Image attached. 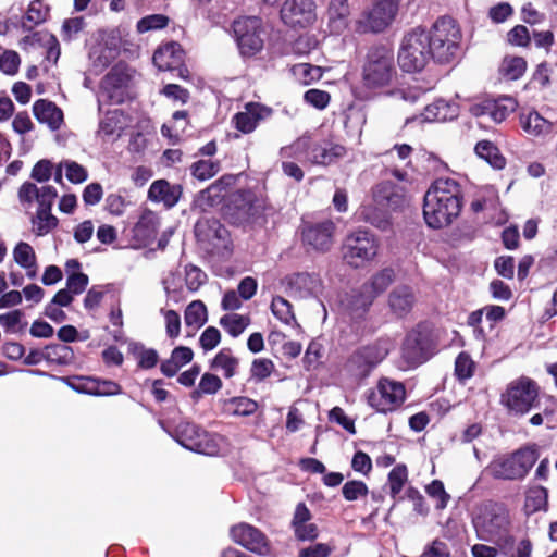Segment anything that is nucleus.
I'll use <instances>...</instances> for the list:
<instances>
[{
	"label": "nucleus",
	"instance_id": "nucleus-1",
	"mask_svg": "<svg viewBox=\"0 0 557 557\" xmlns=\"http://www.w3.org/2000/svg\"><path fill=\"white\" fill-rule=\"evenodd\" d=\"M461 208L462 189L454 178H437L424 195V220L434 230L448 226L459 215Z\"/></svg>",
	"mask_w": 557,
	"mask_h": 557
},
{
	"label": "nucleus",
	"instance_id": "nucleus-2",
	"mask_svg": "<svg viewBox=\"0 0 557 557\" xmlns=\"http://www.w3.org/2000/svg\"><path fill=\"white\" fill-rule=\"evenodd\" d=\"M510 516L502 503L485 502L473 517V527L479 540L493 543L506 553L512 548L515 537L510 533Z\"/></svg>",
	"mask_w": 557,
	"mask_h": 557
},
{
	"label": "nucleus",
	"instance_id": "nucleus-3",
	"mask_svg": "<svg viewBox=\"0 0 557 557\" xmlns=\"http://www.w3.org/2000/svg\"><path fill=\"white\" fill-rule=\"evenodd\" d=\"M430 51L434 61L450 63L460 54L461 32L455 20L441 17L426 29Z\"/></svg>",
	"mask_w": 557,
	"mask_h": 557
},
{
	"label": "nucleus",
	"instance_id": "nucleus-4",
	"mask_svg": "<svg viewBox=\"0 0 557 557\" xmlns=\"http://www.w3.org/2000/svg\"><path fill=\"white\" fill-rule=\"evenodd\" d=\"M397 78L394 53L384 46L372 47L362 65V82L369 89L392 86Z\"/></svg>",
	"mask_w": 557,
	"mask_h": 557
},
{
	"label": "nucleus",
	"instance_id": "nucleus-5",
	"mask_svg": "<svg viewBox=\"0 0 557 557\" xmlns=\"http://www.w3.org/2000/svg\"><path fill=\"white\" fill-rule=\"evenodd\" d=\"M540 457L535 445L517 449L512 454L499 456L491 461L486 471L497 480H522Z\"/></svg>",
	"mask_w": 557,
	"mask_h": 557
},
{
	"label": "nucleus",
	"instance_id": "nucleus-6",
	"mask_svg": "<svg viewBox=\"0 0 557 557\" xmlns=\"http://www.w3.org/2000/svg\"><path fill=\"white\" fill-rule=\"evenodd\" d=\"M426 29L416 27L407 33L398 51V64L405 72H418L425 67L432 58Z\"/></svg>",
	"mask_w": 557,
	"mask_h": 557
},
{
	"label": "nucleus",
	"instance_id": "nucleus-7",
	"mask_svg": "<svg viewBox=\"0 0 557 557\" xmlns=\"http://www.w3.org/2000/svg\"><path fill=\"white\" fill-rule=\"evenodd\" d=\"M398 8L399 0H375L356 21V32L377 34L385 30L394 22Z\"/></svg>",
	"mask_w": 557,
	"mask_h": 557
},
{
	"label": "nucleus",
	"instance_id": "nucleus-8",
	"mask_svg": "<svg viewBox=\"0 0 557 557\" xmlns=\"http://www.w3.org/2000/svg\"><path fill=\"white\" fill-rule=\"evenodd\" d=\"M379 243L375 236L366 230L348 234L343 243L344 260L354 268H360L377 255Z\"/></svg>",
	"mask_w": 557,
	"mask_h": 557
},
{
	"label": "nucleus",
	"instance_id": "nucleus-9",
	"mask_svg": "<svg viewBox=\"0 0 557 557\" xmlns=\"http://www.w3.org/2000/svg\"><path fill=\"white\" fill-rule=\"evenodd\" d=\"M183 447L203 455L213 456L219 453V436L205 429L187 422H180L172 435Z\"/></svg>",
	"mask_w": 557,
	"mask_h": 557
},
{
	"label": "nucleus",
	"instance_id": "nucleus-10",
	"mask_svg": "<svg viewBox=\"0 0 557 557\" xmlns=\"http://www.w3.org/2000/svg\"><path fill=\"white\" fill-rule=\"evenodd\" d=\"M537 394L536 384L530 379L521 377L508 386L502 396V403L509 411L525 414L536 407Z\"/></svg>",
	"mask_w": 557,
	"mask_h": 557
},
{
	"label": "nucleus",
	"instance_id": "nucleus-11",
	"mask_svg": "<svg viewBox=\"0 0 557 557\" xmlns=\"http://www.w3.org/2000/svg\"><path fill=\"white\" fill-rule=\"evenodd\" d=\"M232 28L238 50L243 57H251L261 51L263 40L260 36V18L256 16L238 18L234 21Z\"/></svg>",
	"mask_w": 557,
	"mask_h": 557
},
{
	"label": "nucleus",
	"instance_id": "nucleus-12",
	"mask_svg": "<svg viewBox=\"0 0 557 557\" xmlns=\"http://www.w3.org/2000/svg\"><path fill=\"white\" fill-rule=\"evenodd\" d=\"M406 391L400 382L381 379L376 387L368 395V403L379 412L397 409L405 400Z\"/></svg>",
	"mask_w": 557,
	"mask_h": 557
},
{
	"label": "nucleus",
	"instance_id": "nucleus-13",
	"mask_svg": "<svg viewBox=\"0 0 557 557\" xmlns=\"http://www.w3.org/2000/svg\"><path fill=\"white\" fill-rule=\"evenodd\" d=\"M281 20L293 28H305L317 21L315 0H284L281 7Z\"/></svg>",
	"mask_w": 557,
	"mask_h": 557
},
{
	"label": "nucleus",
	"instance_id": "nucleus-14",
	"mask_svg": "<svg viewBox=\"0 0 557 557\" xmlns=\"http://www.w3.org/2000/svg\"><path fill=\"white\" fill-rule=\"evenodd\" d=\"M228 207L239 222H253L263 213L265 200L252 190H237L231 195Z\"/></svg>",
	"mask_w": 557,
	"mask_h": 557
},
{
	"label": "nucleus",
	"instance_id": "nucleus-15",
	"mask_svg": "<svg viewBox=\"0 0 557 557\" xmlns=\"http://www.w3.org/2000/svg\"><path fill=\"white\" fill-rule=\"evenodd\" d=\"M195 235L208 251L225 248L228 242V231L214 218L199 219L195 225Z\"/></svg>",
	"mask_w": 557,
	"mask_h": 557
},
{
	"label": "nucleus",
	"instance_id": "nucleus-16",
	"mask_svg": "<svg viewBox=\"0 0 557 557\" xmlns=\"http://www.w3.org/2000/svg\"><path fill=\"white\" fill-rule=\"evenodd\" d=\"M335 224L330 220L315 223H304L301 239L304 245L311 250L325 252L333 245Z\"/></svg>",
	"mask_w": 557,
	"mask_h": 557
},
{
	"label": "nucleus",
	"instance_id": "nucleus-17",
	"mask_svg": "<svg viewBox=\"0 0 557 557\" xmlns=\"http://www.w3.org/2000/svg\"><path fill=\"white\" fill-rule=\"evenodd\" d=\"M388 348L382 343L363 346L356 350L348 360L350 371L357 376L368 375L386 356Z\"/></svg>",
	"mask_w": 557,
	"mask_h": 557
},
{
	"label": "nucleus",
	"instance_id": "nucleus-18",
	"mask_svg": "<svg viewBox=\"0 0 557 557\" xmlns=\"http://www.w3.org/2000/svg\"><path fill=\"white\" fill-rule=\"evenodd\" d=\"M230 534L235 543L255 554L267 555L270 552L268 537L249 523L242 522L232 527Z\"/></svg>",
	"mask_w": 557,
	"mask_h": 557
},
{
	"label": "nucleus",
	"instance_id": "nucleus-19",
	"mask_svg": "<svg viewBox=\"0 0 557 557\" xmlns=\"http://www.w3.org/2000/svg\"><path fill=\"white\" fill-rule=\"evenodd\" d=\"M129 79L127 67L122 64L115 65L101 83L102 94L114 103L123 102Z\"/></svg>",
	"mask_w": 557,
	"mask_h": 557
},
{
	"label": "nucleus",
	"instance_id": "nucleus-20",
	"mask_svg": "<svg viewBox=\"0 0 557 557\" xmlns=\"http://www.w3.org/2000/svg\"><path fill=\"white\" fill-rule=\"evenodd\" d=\"M429 341L428 337L419 331H411L407 334L403 343V357L410 366H417L424 362L428 358Z\"/></svg>",
	"mask_w": 557,
	"mask_h": 557
},
{
	"label": "nucleus",
	"instance_id": "nucleus-21",
	"mask_svg": "<svg viewBox=\"0 0 557 557\" xmlns=\"http://www.w3.org/2000/svg\"><path fill=\"white\" fill-rule=\"evenodd\" d=\"M518 102L509 96L499 97L496 100H488L473 109L475 115L488 116L495 123H502L516 111Z\"/></svg>",
	"mask_w": 557,
	"mask_h": 557
},
{
	"label": "nucleus",
	"instance_id": "nucleus-22",
	"mask_svg": "<svg viewBox=\"0 0 557 557\" xmlns=\"http://www.w3.org/2000/svg\"><path fill=\"white\" fill-rule=\"evenodd\" d=\"M311 513L304 503L297 504L292 520V528L299 541H313L318 537V527L310 522Z\"/></svg>",
	"mask_w": 557,
	"mask_h": 557
},
{
	"label": "nucleus",
	"instance_id": "nucleus-23",
	"mask_svg": "<svg viewBox=\"0 0 557 557\" xmlns=\"http://www.w3.org/2000/svg\"><path fill=\"white\" fill-rule=\"evenodd\" d=\"M290 290L300 298L318 297L322 293V281L313 273H296L288 281Z\"/></svg>",
	"mask_w": 557,
	"mask_h": 557
},
{
	"label": "nucleus",
	"instance_id": "nucleus-24",
	"mask_svg": "<svg viewBox=\"0 0 557 557\" xmlns=\"http://www.w3.org/2000/svg\"><path fill=\"white\" fill-rule=\"evenodd\" d=\"M182 195L180 185H172L165 180L154 181L148 190V199L152 202H161L166 208L174 207Z\"/></svg>",
	"mask_w": 557,
	"mask_h": 557
},
{
	"label": "nucleus",
	"instance_id": "nucleus-25",
	"mask_svg": "<svg viewBox=\"0 0 557 557\" xmlns=\"http://www.w3.org/2000/svg\"><path fill=\"white\" fill-rule=\"evenodd\" d=\"M153 63L161 71H172L183 62V50L177 42L160 46L153 53Z\"/></svg>",
	"mask_w": 557,
	"mask_h": 557
},
{
	"label": "nucleus",
	"instance_id": "nucleus-26",
	"mask_svg": "<svg viewBox=\"0 0 557 557\" xmlns=\"http://www.w3.org/2000/svg\"><path fill=\"white\" fill-rule=\"evenodd\" d=\"M414 302V294L408 285H398L388 295L389 309L397 317L409 313Z\"/></svg>",
	"mask_w": 557,
	"mask_h": 557
},
{
	"label": "nucleus",
	"instance_id": "nucleus-27",
	"mask_svg": "<svg viewBox=\"0 0 557 557\" xmlns=\"http://www.w3.org/2000/svg\"><path fill=\"white\" fill-rule=\"evenodd\" d=\"M234 181L233 176H223L220 180L215 181L208 188L201 190L196 199L198 207L202 210H207L218 203L221 202L226 187L231 185Z\"/></svg>",
	"mask_w": 557,
	"mask_h": 557
},
{
	"label": "nucleus",
	"instance_id": "nucleus-28",
	"mask_svg": "<svg viewBox=\"0 0 557 557\" xmlns=\"http://www.w3.org/2000/svg\"><path fill=\"white\" fill-rule=\"evenodd\" d=\"M35 117L40 123H46L52 131L60 128L63 123V112L53 102L40 99L33 106Z\"/></svg>",
	"mask_w": 557,
	"mask_h": 557
},
{
	"label": "nucleus",
	"instance_id": "nucleus-29",
	"mask_svg": "<svg viewBox=\"0 0 557 557\" xmlns=\"http://www.w3.org/2000/svg\"><path fill=\"white\" fill-rule=\"evenodd\" d=\"M265 108L259 103L250 102L246 104L245 111L238 112L233 117L235 127L244 134L251 133L263 117Z\"/></svg>",
	"mask_w": 557,
	"mask_h": 557
},
{
	"label": "nucleus",
	"instance_id": "nucleus-30",
	"mask_svg": "<svg viewBox=\"0 0 557 557\" xmlns=\"http://www.w3.org/2000/svg\"><path fill=\"white\" fill-rule=\"evenodd\" d=\"M373 197L377 203L392 208L400 207L405 202L403 188L391 181L379 183L373 189Z\"/></svg>",
	"mask_w": 557,
	"mask_h": 557
},
{
	"label": "nucleus",
	"instance_id": "nucleus-31",
	"mask_svg": "<svg viewBox=\"0 0 557 557\" xmlns=\"http://www.w3.org/2000/svg\"><path fill=\"white\" fill-rule=\"evenodd\" d=\"M520 125L528 135L534 137H544L554 129V124L536 111L521 114Z\"/></svg>",
	"mask_w": 557,
	"mask_h": 557
},
{
	"label": "nucleus",
	"instance_id": "nucleus-32",
	"mask_svg": "<svg viewBox=\"0 0 557 557\" xmlns=\"http://www.w3.org/2000/svg\"><path fill=\"white\" fill-rule=\"evenodd\" d=\"M346 154V148L338 144L323 143L311 148L308 160L314 164L327 165Z\"/></svg>",
	"mask_w": 557,
	"mask_h": 557
},
{
	"label": "nucleus",
	"instance_id": "nucleus-33",
	"mask_svg": "<svg viewBox=\"0 0 557 557\" xmlns=\"http://www.w3.org/2000/svg\"><path fill=\"white\" fill-rule=\"evenodd\" d=\"M350 14L347 0H331L327 7L326 15L329 27L333 33L341 34L348 26Z\"/></svg>",
	"mask_w": 557,
	"mask_h": 557
},
{
	"label": "nucleus",
	"instance_id": "nucleus-34",
	"mask_svg": "<svg viewBox=\"0 0 557 557\" xmlns=\"http://www.w3.org/2000/svg\"><path fill=\"white\" fill-rule=\"evenodd\" d=\"M458 115V104L444 99H437L426 106L423 119L426 122H445Z\"/></svg>",
	"mask_w": 557,
	"mask_h": 557
},
{
	"label": "nucleus",
	"instance_id": "nucleus-35",
	"mask_svg": "<svg viewBox=\"0 0 557 557\" xmlns=\"http://www.w3.org/2000/svg\"><path fill=\"white\" fill-rule=\"evenodd\" d=\"M373 300V296H370L361 287L358 292L348 295L343 301V306L352 319H360L366 314Z\"/></svg>",
	"mask_w": 557,
	"mask_h": 557
},
{
	"label": "nucleus",
	"instance_id": "nucleus-36",
	"mask_svg": "<svg viewBox=\"0 0 557 557\" xmlns=\"http://www.w3.org/2000/svg\"><path fill=\"white\" fill-rule=\"evenodd\" d=\"M194 352L189 347L178 346L173 349L170 359L161 363V372L168 376H174L178 370L191 361Z\"/></svg>",
	"mask_w": 557,
	"mask_h": 557
},
{
	"label": "nucleus",
	"instance_id": "nucleus-37",
	"mask_svg": "<svg viewBox=\"0 0 557 557\" xmlns=\"http://www.w3.org/2000/svg\"><path fill=\"white\" fill-rule=\"evenodd\" d=\"M239 360L230 348H222L211 361V369L221 372L225 379H232L237 374Z\"/></svg>",
	"mask_w": 557,
	"mask_h": 557
},
{
	"label": "nucleus",
	"instance_id": "nucleus-38",
	"mask_svg": "<svg viewBox=\"0 0 557 557\" xmlns=\"http://www.w3.org/2000/svg\"><path fill=\"white\" fill-rule=\"evenodd\" d=\"M395 273L391 268H385L375 273L369 282L364 283L361 287L370 296L375 299L379 295L386 290V288L394 282Z\"/></svg>",
	"mask_w": 557,
	"mask_h": 557
},
{
	"label": "nucleus",
	"instance_id": "nucleus-39",
	"mask_svg": "<svg viewBox=\"0 0 557 557\" xmlns=\"http://www.w3.org/2000/svg\"><path fill=\"white\" fill-rule=\"evenodd\" d=\"M160 226L159 216L152 211H145L135 225V235L144 242L152 239Z\"/></svg>",
	"mask_w": 557,
	"mask_h": 557
},
{
	"label": "nucleus",
	"instance_id": "nucleus-40",
	"mask_svg": "<svg viewBox=\"0 0 557 557\" xmlns=\"http://www.w3.org/2000/svg\"><path fill=\"white\" fill-rule=\"evenodd\" d=\"M42 350L44 358L49 363L67 366L74 361V352L67 345L51 344L47 345Z\"/></svg>",
	"mask_w": 557,
	"mask_h": 557
},
{
	"label": "nucleus",
	"instance_id": "nucleus-41",
	"mask_svg": "<svg viewBox=\"0 0 557 557\" xmlns=\"http://www.w3.org/2000/svg\"><path fill=\"white\" fill-rule=\"evenodd\" d=\"M475 153L496 170H502L506 165V159L499 149L488 140L479 141L475 146Z\"/></svg>",
	"mask_w": 557,
	"mask_h": 557
},
{
	"label": "nucleus",
	"instance_id": "nucleus-42",
	"mask_svg": "<svg viewBox=\"0 0 557 557\" xmlns=\"http://www.w3.org/2000/svg\"><path fill=\"white\" fill-rule=\"evenodd\" d=\"M249 315L238 313H227L221 317L220 325L232 337H238L249 326Z\"/></svg>",
	"mask_w": 557,
	"mask_h": 557
},
{
	"label": "nucleus",
	"instance_id": "nucleus-43",
	"mask_svg": "<svg viewBox=\"0 0 557 557\" xmlns=\"http://www.w3.org/2000/svg\"><path fill=\"white\" fill-rule=\"evenodd\" d=\"M257 401L244 396L233 397L225 401V410L232 416H251L257 411Z\"/></svg>",
	"mask_w": 557,
	"mask_h": 557
},
{
	"label": "nucleus",
	"instance_id": "nucleus-44",
	"mask_svg": "<svg viewBox=\"0 0 557 557\" xmlns=\"http://www.w3.org/2000/svg\"><path fill=\"white\" fill-rule=\"evenodd\" d=\"M47 16L48 8L40 0H34L28 5L22 25L25 29L30 30L34 26L45 22Z\"/></svg>",
	"mask_w": 557,
	"mask_h": 557
},
{
	"label": "nucleus",
	"instance_id": "nucleus-45",
	"mask_svg": "<svg viewBox=\"0 0 557 557\" xmlns=\"http://www.w3.org/2000/svg\"><path fill=\"white\" fill-rule=\"evenodd\" d=\"M32 222L37 236L48 234L58 225V219L51 214V209H38Z\"/></svg>",
	"mask_w": 557,
	"mask_h": 557
},
{
	"label": "nucleus",
	"instance_id": "nucleus-46",
	"mask_svg": "<svg viewBox=\"0 0 557 557\" xmlns=\"http://www.w3.org/2000/svg\"><path fill=\"white\" fill-rule=\"evenodd\" d=\"M185 323L187 326L199 329L207 322V309L202 301L190 302L185 310Z\"/></svg>",
	"mask_w": 557,
	"mask_h": 557
},
{
	"label": "nucleus",
	"instance_id": "nucleus-47",
	"mask_svg": "<svg viewBox=\"0 0 557 557\" xmlns=\"http://www.w3.org/2000/svg\"><path fill=\"white\" fill-rule=\"evenodd\" d=\"M311 143L309 137H300L292 145L283 147L281 149V156L283 158H296L301 160L307 159L311 156Z\"/></svg>",
	"mask_w": 557,
	"mask_h": 557
},
{
	"label": "nucleus",
	"instance_id": "nucleus-48",
	"mask_svg": "<svg viewBox=\"0 0 557 557\" xmlns=\"http://www.w3.org/2000/svg\"><path fill=\"white\" fill-rule=\"evenodd\" d=\"M527 70V61L522 57L504 58L500 71L511 81L519 79Z\"/></svg>",
	"mask_w": 557,
	"mask_h": 557
},
{
	"label": "nucleus",
	"instance_id": "nucleus-49",
	"mask_svg": "<svg viewBox=\"0 0 557 557\" xmlns=\"http://www.w3.org/2000/svg\"><path fill=\"white\" fill-rule=\"evenodd\" d=\"M132 352L136 358L138 366L143 369H152L159 361L157 350L146 348L144 345L138 343L132 345Z\"/></svg>",
	"mask_w": 557,
	"mask_h": 557
},
{
	"label": "nucleus",
	"instance_id": "nucleus-50",
	"mask_svg": "<svg viewBox=\"0 0 557 557\" xmlns=\"http://www.w3.org/2000/svg\"><path fill=\"white\" fill-rule=\"evenodd\" d=\"M12 255L21 268H32L37 261L34 248L26 242H18L13 248Z\"/></svg>",
	"mask_w": 557,
	"mask_h": 557
},
{
	"label": "nucleus",
	"instance_id": "nucleus-51",
	"mask_svg": "<svg viewBox=\"0 0 557 557\" xmlns=\"http://www.w3.org/2000/svg\"><path fill=\"white\" fill-rule=\"evenodd\" d=\"M272 313L283 323L294 325L296 323L295 315L292 310V305L281 296H276L271 302Z\"/></svg>",
	"mask_w": 557,
	"mask_h": 557
},
{
	"label": "nucleus",
	"instance_id": "nucleus-52",
	"mask_svg": "<svg viewBox=\"0 0 557 557\" xmlns=\"http://www.w3.org/2000/svg\"><path fill=\"white\" fill-rule=\"evenodd\" d=\"M190 170L193 176L199 181H207L220 171V164L211 160H199L193 163Z\"/></svg>",
	"mask_w": 557,
	"mask_h": 557
},
{
	"label": "nucleus",
	"instance_id": "nucleus-53",
	"mask_svg": "<svg viewBox=\"0 0 557 557\" xmlns=\"http://www.w3.org/2000/svg\"><path fill=\"white\" fill-rule=\"evenodd\" d=\"M547 504V490L543 486H535L529 490L525 498V507L532 512L545 508Z\"/></svg>",
	"mask_w": 557,
	"mask_h": 557
},
{
	"label": "nucleus",
	"instance_id": "nucleus-54",
	"mask_svg": "<svg viewBox=\"0 0 557 557\" xmlns=\"http://www.w3.org/2000/svg\"><path fill=\"white\" fill-rule=\"evenodd\" d=\"M169 24V17L163 14H151L140 18L137 22L138 33H147L150 30L162 29Z\"/></svg>",
	"mask_w": 557,
	"mask_h": 557
},
{
	"label": "nucleus",
	"instance_id": "nucleus-55",
	"mask_svg": "<svg viewBox=\"0 0 557 557\" xmlns=\"http://www.w3.org/2000/svg\"><path fill=\"white\" fill-rule=\"evenodd\" d=\"M274 370V363L267 358L255 359L250 368V376L256 382H261L269 377Z\"/></svg>",
	"mask_w": 557,
	"mask_h": 557
},
{
	"label": "nucleus",
	"instance_id": "nucleus-56",
	"mask_svg": "<svg viewBox=\"0 0 557 557\" xmlns=\"http://www.w3.org/2000/svg\"><path fill=\"white\" fill-rule=\"evenodd\" d=\"M408 478L407 468L404 465H398L388 474V483L391 487V494L396 497L403 490Z\"/></svg>",
	"mask_w": 557,
	"mask_h": 557
},
{
	"label": "nucleus",
	"instance_id": "nucleus-57",
	"mask_svg": "<svg viewBox=\"0 0 557 557\" xmlns=\"http://www.w3.org/2000/svg\"><path fill=\"white\" fill-rule=\"evenodd\" d=\"M319 41L314 35L302 34L292 46L293 52L298 55H307L318 48Z\"/></svg>",
	"mask_w": 557,
	"mask_h": 557
},
{
	"label": "nucleus",
	"instance_id": "nucleus-58",
	"mask_svg": "<svg viewBox=\"0 0 557 557\" xmlns=\"http://www.w3.org/2000/svg\"><path fill=\"white\" fill-rule=\"evenodd\" d=\"M61 166H64L65 176L73 184H81L88 177L87 170L75 161H63Z\"/></svg>",
	"mask_w": 557,
	"mask_h": 557
},
{
	"label": "nucleus",
	"instance_id": "nucleus-59",
	"mask_svg": "<svg viewBox=\"0 0 557 557\" xmlns=\"http://www.w3.org/2000/svg\"><path fill=\"white\" fill-rule=\"evenodd\" d=\"M426 493L436 500L435 507L437 509H444L450 499L449 494H447L444 488L443 482L440 480L432 481L426 486Z\"/></svg>",
	"mask_w": 557,
	"mask_h": 557
},
{
	"label": "nucleus",
	"instance_id": "nucleus-60",
	"mask_svg": "<svg viewBox=\"0 0 557 557\" xmlns=\"http://www.w3.org/2000/svg\"><path fill=\"white\" fill-rule=\"evenodd\" d=\"M474 362L466 352L458 355L455 361V373L459 380H468L473 375Z\"/></svg>",
	"mask_w": 557,
	"mask_h": 557
},
{
	"label": "nucleus",
	"instance_id": "nucleus-61",
	"mask_svg": "<svg viewBox=\"0 0 557 557\" xmlns=\"http://www.w3.org/2000/svg\"><path fill=\"white\" fill-rule=\"evenodd\" d=\"M69 386L74 391L83 394H89L97 396V380L92 377L76 376L72 380L64 379Z\"/></svg>",
	"mask_w": 557,
	"mask_h": 557
},
{
	"label": "nucleus",
	"instance_id": "nucleus-62",
	"mask_svg": "<svg viewBox=\"0 0 557 557\" xmlns=\"http://www.w3.org/2000/svg\"><path fill=\"white\" fill-rule=\"evenodd\" d=\"M368 486L362 481H348L343 485L342 493L346 500H357L368 494Z\"/></svg>",
	"mask_w": 557,
	"mask_h": 557
},
{
	"label": "nucleus",
	"instance_id": "nucleus-63",
	"mask_svg": "<svg viewBox=\"0 0 557 557\" xmlns=\"http://www.w3.org/2000/svg\"><path fill=\"white\" fill-rule=\"evenodd\" d=\"M507 41L517 47H528L531 42V35L527 26L516 25L507 33Z\"/></svg>",
	"mask_w": 557,
	"mask_h": 557
},
{
	"label": "nucleus",
	"instance_id": "nucleus-64",
	"mask_svg": "<svg viewBox=\"0 0 557 557\" xmlns=\"http://www.w3.org/2000/svg\"><path fill=\"white\" fill-rule=\"evenodd\" d=\"M451 553L448 545L436 539L428 544L420 557H450Z\"/></svg>",
	"mask_w": 557,
	"mask_h": 557
}]
</instances>
